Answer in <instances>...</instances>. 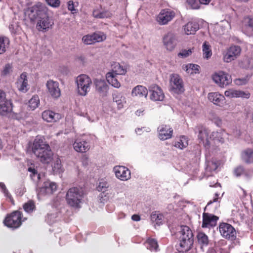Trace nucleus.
<instances>
[{
  "mask_svg": "<svg viewBox=\"0 0 253 253\" xmlns=\"http://www.w3.org/2000/svg\"><path fill=\"white\" fill-rule=\"evenodd\" d=\"M33 153L42 163L48 164L52 159L53 153L48 143L41 136H37L31 146Z\"/></svg>",
  "mask_w": 253,
  "mask_h": 253,
  "instance_id": "nucleus-1",
  "label": "nucleus"
},
{
  "mask_svg": "<svg viewBox=\"0 0 253 253\" xmlns=\"http://www.w3.org/2000/svg\"><path fill=\"white\" fill-rule=\"evenodd\" d=\"M176 235L179 241L178 251L182 253L189 251L194 242L193 234L190 228L187 226H181Z\"/></svg>",
  "mask_w": 253,
  "mask_h": 253,
  "instance_id": "nucleus-2",
  "label": "nucleus"
},
{
  "mask_svg": "<svg viewBox=\"0 0 253 253\" xmlns=\"http://www.w3.org/2000/svg\"><path fill=\"white\" fill-rule=\"evenodd\" d=\"M196 132H198V139L203 143L205 147H208L210 144V140H217L219 142H223V139L221 137V133L215 131L212 132L211 135H209L210 130L206 127L198 126L195 128Z\"/></svg>",
  "mask_w": 253,
  "mask_h": 253,
  "instance_id": "nucleus-3",
  "label": "nucleus"
},
{
  "mask_svg": "<svg viewBox=\"0 0 253 253\" xmlns=\"http://www.w3.org/2000/svg\"><path fill=\"white\" fill-rule=\"evenodd\" d=\"M84 192L81 188L74 187L70 188L66 195L67 204L71 207L78 208L82 202Z\"/></svg>",
  "mask_w": 253,
  "mask_h": 253,
  "instance_id": "nucleus-4",
  "label": "nucleus"
},
{
  "mask_svg": "<svg viewBox=\"0 0 253 253\" xmlns=\"http://www.w3.org/2000/svg\"><path fill=\"white\" fill-rule=\"evenodd\" d=\"M77 86V91L79 95L85 96L89 92L92 84L90 77L85 74L78 76L75 80Z\"/></svg>",
  "mask_w": 253,
  "mask_h": 253,
  "instance_id": "nucleus-5",
  "label": "nucleus"
},
{
  "mask_svg": "<svg viewBox=\"0 0 253 253\" xmlns=\"http://www.w3.org/2000/svg\"><path fill=\"white\" fill-rule=\"evenodd\" d=\"M48 8L44 4L38 2L33 6L29 7L26 11L29 18L32 21L38 17H43L48 15Z\"/></svg>",
  "mask_w": 253,
  "mask_h": 253,
  "instance_id": "nucleus-6",
  "label": "nucleus"
},
{
  "mask_svg": "<svg viewBox=\"0 0 253 253\" xmlns=\"http://www.w3.org/2000/svg\"><path fill=\"white\" fill-rule=\"evenodd\" d=\"M22 215L21 212L18 211H14L5 217L3 223L9 228H17L21 225Z\"/></svg>",
  "mask_w": 253,
  "mask_h": 253,
  "instance_id": "nucleus-7",
  "label": "nucleus"
},
{
  "mask_svg": "<svg viewBox=\"0 0 253 253\" xmlns=\"http://www.w3.org/2000/svg\"><path fill=\"white\" fill-rule=\"evenodd\" d=\"M213 81L219 87L224 88L232 83L231 76L223 71L215 72L212 75Z\"/></svg>",
  "mask_w": 253,
  "mask_h": 253,
  "instance_id": "nucleus-8",
  "label": "nucleus"
},
{
  "mask_svg": "<svg viewBox=\"0 0 253 253\" xmlns=\"http://www.w3.org/2000/svg\"><path fill=\"white\" fill-rule=\"evenodd\" d=\"M163 42L167 50L172 51L178 42L176 35L172 32L167 33L163 38Z\"/></svg>",
  "mask_w": 253,
  "mask_h": 253,
  "instance_id": "nucleus-9",
  "label": "nucleus"
},
{
  "mask_svg": "<svg viewBox=\"0 0 253 253\" xmlns=\"http://www.w3.org/2000/svg\"><path fill=\"white\" fill-rule=\"evenodd\" d=\"M175 12L169 9H164L161 10L158 15L156 20L161 25L167 24L175 17Z\"/></svg>",
  "mask_w": 253,
  "mask_h": 253,
  "instance_id": "nucleus-10",
  "label": "nucleus"
},
{
  "mask_svg": "<svg viewBox=\"0 0 253 253\" xmlns=\"http://www.w3.org/2000/svg\"><path fill=\"white\" fill-rule=\"evenodd\" d=\"M170 85L175 93H181L184 91L183 81L178 74H172L170 78Z\"/></svg>",
  "mask_w": 253,
  "mask_h": 253,
  "instance_id": "nucleus-11",
  "label": "nucleus"
},
{
  "mask_svg": "<svg viewBox=\"0 0 253 253\" xmlns=\"http://www.w3.org/2000/svg\"><path fill=\"white\" fill-rule=\"evenodd\" d=\"M219 232L221 235L226 239L233 240L236 237V231L230 224L221 223L219 225Z\"/></svg>",
  "mask_w": 253,
  "mask_h": 253,
  "instance_id": "nucleus-12",
  "label": "nucleus"
},
{
  "mask_svg": "<svg viewBox=\"0 0 253 253\" xmlns=\"http://www.w3.org/2000/svg\"><path fill=\"white\" fill-rule=\"evenodd\" d=\"M116 177L122 181H126L131 178L130 170L123 166H116L113 168Z\"/></svg>",
  "mask_w": 253,
  "mask_h": 253,
  "instance_id": "nucleus-13",
  "label": "nucleus"
},
{
  "mask_svg": "<svg viewBox=\"0 0 253 253\" xmlns=\"http://www.w3.org/2000/svg\"><path fill=\"white\" fill-rule=\"evenodd\" d=\"M241 49L238 45H233L230 47L223 55V61L229 63L236 59L240 54Z\"/></svg>",
  "mask_w": 253,
  "mask_h": 253,
  "instance_id": "nucleus-14",
  "label": "nucleus"
},
{
  "mask_svg": "<svg viewBox=\"0 0 253 253\" xmlns=\"http://www.w3.org/2000/svg\"><path fill=\"white\" fill-rule=\"evenodd\" d=\"M53 22L49 17V15L40 17L37 21L36 28L39 31H46L51 28Z\"/></svg>",
  "mask_w": 253,
  "mask_h": 253,
  "instance_id": "nucleus-15",
  "label": "nucleus"
},
{
  "mask_svg": "<svg viewBox=\"0 0 253 253\" xmlns=\"http://www.w3.org/2000/svg\"><path fill=\"white\" fill-rule=\"evenodd\" d=\"M150 98L154 101H163L165 95L162 89L156 84H153L149 87Z\"/></svg>",
  "mask_w": 253,
  "mask_h": 253,
  "instance_id": "nucleus-16",
  "label": "nucleus"
},
{
  "mask_svg": "<svg viewBox=\"0 0 253 253\" xmlns=\"http://www.w3.org/2000/svg\"><path fill=\"white\" fill-rule=\"evenodd\" d=\"M158 137L160 140H165L172 136L173 129L169 126L161 125L158 127Z\"/></svg>",
  "mask_w": 253,
  "mask_h": 253,
  "instance_id": "nucleus-17",
  "label": "nucleus"
},
{
  "mask_svg": "<svg viewBox=\"0 0 253 253\" xmlns=\"http://www.w3.org/2000/svg\"><path fill=\"white\" fill-rule=\"evenodd\" d=\"M208 98L210 101L219 107H223L225 104V98L224 96L218 92H213L208 93Z\"/></svg>",
  "mask_w": 253,
  "mask_h": 253,
  "instance_id": "nucleus-18",
  "label": "nucleus"
},
{
  "mask_svg": "<svg viewBox=\"0 0 253 253\" xmlns=\"http://www.w3.org/2000/svg\"><path fill=\"white\" fill-rule=\"evenodd\" d=\"M49 93L52 97L57 98L61 95L60 89L59 88V83L53 80H49L46 84Z\"/></svg>",
  "mask_w": 253,
  "mask_h": 253,
  "instance_id": "nucleus-19",
  "label": "nucleus"
},
{
  "mask_svg": "<svg viewBox=\"0 0 253 253\" xmlns=\"http://www.w3.org/2000/svg\"><path fill=\"white\" fill-rule=\"evenodd\" d=\"M218 217L213 214L204 213L203 214V223L202 227L203 228H210L216 225Z\"/></svg>",
  "mask_w": 253,
  "mask_h": 253,
  "instance_id": "nucleus-20",
  "label": "nucleus"
},
{
  "mask_svg": "<svg viewBox=\"0 0 253 253\" xmlns=\"http://www.w3.org/2000/svg\"><path fill=\"white\" fill-rule=\"evenodd\" d=\"M56 188L57 186L55 183L50 181H45L40 188L38 195L42 196L52 194L56 190Z\"/></svg>",
  "mask_w": 253,
  "mask_h": 253,
  "instance_id": "nucleus-21",
  "label": "nucleus"
},
{
  "mask_svg": "<svg viewBox=\"0 0 253 253\" xmlns=\"http://www.w3.org/2000/svg\"><path fill=\"white\" fill-rule=\"evenodd\" d=\"M42 118L45 121L48 123H54L59 121L62 118L60 114L56 113L52 111L47 110L42 113Z\"/></svg>",
  "mask_w": 253,
  "mask_h": 253,
  "instance_id": "nucleus-22",
  "label": "nucleus"
},
{
  "mask_svg": "<svg viewBox=\"0 0 253 253\" xmlns=\"http://www.w3.org/2000/svg\"><path fill=\"white\" fill-rule=\"evenodd\" d=\"M224 95L229 98L242 97L249 98L250 97V93L247 91L236 90L233 88L226 90Z\"/></svg>",
  "mask_w": 253,
  "mask_h": 253,
  "instance_id": "nucleus-23",
  "label": "nucleus"
},
{
  "mask_svg": "<svg viewBox=\"0 0 253 253\" xmlns=\"http://www.w3.org/2000/svg\"><path fill=\"white\" fill-rule=\"evenodd\" d=\"M243 32L249 36L253 35V18L249 17L244 18L242 27Z\"/></svg>",
  "mask_w": 253,
  "mask_h": 253,
  "instance_id": "nucleus-24",
  "label": "nucleus"
},
{
  "mask_svg": "<svg viewBox=\"0 0 253 253\" xmlns=\"http://www.w3.org/2000/svg\"><path fill=\"white\" fill-rule=\"evenodd\" d=\"M13 104L11 100L8 99L0 103V116H7L12 111Z\"/></svg>",
  "mask_w": 253,
  "mask_h": 253,
  "instance_id": "nucleus-25",
  "label": "nucleus"
},
{
  "mask_svg": "<svg viewBox=\"0 0 253 253\" xmlns=\"http://www.w3.org/2000/svg\"><path fill=\"white\" fill-rule=\"evenodd\" d=\"M18 87L19 90L22 92H26L29 89V85L28 84V80L27 73L26 72L22 73L17 81Z\"/></svg>",
  "mask_w": 253,
  "mask_h": 253,
  "instance_id": "nucleus-26",
  "label": "nucleus"
},
{
  "mask_svg": "<svg viewBox=\"0 0 253 253\" xmlns=\"http://www.w3.org/2000/svg\"><path fill=\"white\" fill-rule=\"evenodd\" d=\"M74 150L80 153H84L89 149V145L85 141L76 140L73 144Z\"/></svg>",
  "mask_w": 253,
  "mask_h": 253,
  "instance_id": "nucleus-27",
  "label": "nucleus"
},
{
  "mask_svg": "<svg viewBox=\"0 0 253 253\" xmlns=\"http://www.w3.org/2000/svg\"><path fill=\"white\" fill-rule=\"evenodd\" d=\"M94 83L96 90L102 95H105L108 89V86L104 80L95 79Z\"/></svg>",
  "mask_w": 253,
  "mask_h": 253,
  "instance_id": "nucleus-28",
  "label": "nucleus"
},
{
  "mask_svg": "<svg viewBox=\"0 0 253 253\" xmlns=\"http://www.w3.org/2000/svg\"><path fill=\"white\" fill-rule=\"evenodd\" d=\"M148 94V90L146 87L141 85H138L134 87L131 91V95L133 97H146Z\"/></svg>",
  "mask_w": 253,
  "mask_h": 253,
  "instance_id": "nucleus-29",
  "label": "nucleus"
},
{
  "mask_svg": "<svg viewBox=\"0 0 253 253\" xmlns=\"http://www.w3.org/2000/svg\"><path fill=\"white\" fill-rule=\"evenodd\" d=\"M127 72V66L125 64H121L118 62H115L112 64V72L115 75H124Z\"/></svg>",
  "mask_w": 253,
  "mask_h": 253,
  "instance_id": "nucleus-30",
  "label": "nucleus"
},
{
  "mask_svg": "<svg viewBox=\"0 0 253 253\" xmlns=\"http://www.w3.org/2000/svg\"><path fill=\"white\" fill-rule=\"evenodd\" d=\"M199 25L196 22H190L184 26V31L187 35L194 34L199 29Z\"/></svg>",
  "mask_w": 253,
  "mask_h": 253,
  "instance_id": "nucleus-31",
  "label": "nucleus"
},
{
  "mask_svg": "<svg viewBox=\"0 0 253 253\" xmlns=\"http://www.w3.org/2000/svg\"><path fill=\"white\" fill-rule=\"evenodd\" d=\"M113 102H116L118 109L124 108V104L126 103V98L121 93H116L113 94Z\"/></svg>",
  "mask_w": 253,
  "mask_h": 253,
  "instance_id": "nucleus-32",
  "label": "nucleus"
},
{
  "mask_svg": "<svg viewBox=\"0 0 253 253\" xmlns=\"http://www.w3.org/2000/svg\"><path fill=\"white\" fill-rule=\"evenodd\" d=\"M92 16L95 18L103 19L111 17L112 14L107 10H101L99 9H95L92 12Z\"/></svg>",
  "mask_w": 253,
  "mask_h": 253,
  "instance_id": "nucleus-33",
  "label": "nucleus"
},
{
  "mask_svg": "<svg viewBox=\"0 0 253 253\" xmlns=\"http://www.w3.org/2000/svg\"><path fill=\"white\" fill-rule=\"evenodd\" d=\"M242 159L247 164L253 163V149L248 148L242 153Z\"/></svg>",
  "mask_w": 253,
  "mask_h": 253,
  "instance_id": "nucleus-34",
  "label": "nucleus"
},
{
  "mask_svg": "<svg viewBox=\"0 0 253 253\" xmlns=\"http://www.w3.org/2000/svg\"><path fill=\"white\" fill-rule=\"evenodd\" d=\"M116 75L113 74V72H108L106 75V80L108 83L114 87L119 88L121 86V84L116 79Z\"/></svg>",
  "mask_w": 253,
  "mask_h": 253,
  "instance_id": "nucleus-35",
  "label": "nucleus"
},
{
  "mask_svg": "<svg viewBox=\"0 0 253 253\" xmlns=\"http://www.w3.org/2000/svg\"><path fill=\"white\" fill-rule=\"evenodd\" d=\"M188 145L187 138L185 136H181L177 138L174 144V146L180 149L186 148Z\"/></svg>",
  "mask_w": 253,
  "mask_h": 253,
  "instance_id": "nucleus-36",
  "label": "nucleus"
},
{
  "mask_svg": "<svg viewBox=\"0 0 253 253\" xmlns=\"http://www.w3.org/2000/svg\"><path fill=\"white\" fill-rule=\"evenodd\" d=\"M151 220L153 222H155L157 225L162 224L164 220L163 215L159 211H155L152 212L151 216Z\"/></svg>",
  "mask_w": 253,
  "mask_h": 253,
  "instance_id": "nucleus-37",
  "label": "nucleus"
},
{
  "mask_svg": "<svg viewBox=\"0 0 253 253\" xmlns=\"http://www.w3.org/2000/svg\"><path fill=\"white\" fill-rule=\"evenodd\" d=\"M202 51L203 57L205 59H208L212 55V51L211 46L207 42H205L202 45Z\"/></svg>",
  "mask_w": 253,
  "mask_h": 253,
  "instance_id": "nucleus-38",
  "label": "nucleus"
},
{
  "mask_svg": "<svg viewBox=\"0 0 253 253\" xmlns=\"http://www.w3.org/2000/svg\"><path fill=\"white\" fill-rule=\"evenodd\" d=\"M198 243L201 245V248L207 246L209 244L208 236L203 232H199L197 236Z\"/></svg>",
  "mask_w": 253,
  "mask_h": 253,
  "instance_id": "nucleus-39",
  "label": "nucleus"
},
{
  "mask_svg": "<svg viewBox=\"0 0 253 253\" xmlns=\"http://www.w3.org/2000/svg\"><path fill=\"white\" fill-rule=\"evenodd\" d=\"M183 69L190 74H196L199 72L200 67L194 64H188L186 65Z\"/></svg>",
  "mask_w": 253,
  "mask_h": 253,
  "instance_id": "nucleus-40",
  "label": "nucleus"
},
{
  "mask_svg": "<svg viewBox=\"0 0 253 253\" xmlns=\"http://www.w3.org/2000/svg\"><path fill=\"white\" fill-rule=\"evenodd\" d=\"M40 104V99L38 95H35L29 100L28 107L31 110H34Z\"/></svg>",
  "mask_w": 253,
  "mask_h": 253,
  "instance_id": "nucleus-41",
  "label": "nucleus"
},
{
  "mask_svg": "<svg viewBox=\"0 0 253 253\" xmlns=\"http://www.w3.org/2000/svg\"><path fill=\"white\" fill-rule=\"evenodd\" d=\"M52 170L55 173H60L63 172V169L60 159L57 157L55 158L52 165Z\"/></svg>",
  "mask_w": 253,
  "mask_h": 253,
  "instance_id": "nucleus-42",
  "label": "nucleus"
},
{
  "mask_svg": "<svg viewBox=\"0 0 253 253\" xmlns=\"http://www.w3.org/2000/svg\"><path fill=\"white\" fill-rule=\"evenodd\" d=\"M218 167V164L215 162L213 161H208L207 163L206 168V173L208 176L211 175L210 173L212 171L215 170Z\"/></svg>",
  "mask_w": 253,
  "mask_h": 253,
  "instance_id": "nucleus-43",
  "label": "nucleus"
},
{
  "mask_svg": "<svg viewBox=\"0 0 253 253\" xmlns=\"http://www.w3.org/2000/svg\"><path fill=\"white\" fill-rule=\"evenodd\" d=\"M9 43V39L5 37H0V54L5 52Z\"/></svg>",
  "mask_w": 253,
  "mask_h": 253,
  "instance_id": "nucleus-44",
  "label": "nucleus"
},
{
  "mask_svg": "<svg viewBox=\"0 0 253 253\" xmlns=\"http://www.w3.org/2000/svg\"><path fill=\"white\" fill-rule=\"evenodd\" d=\"M146 248L151 251H156L158 248L157 242L153 239H148L145 243Z\"/></svg>",
  "mask_w": 253,
  "mask_h": 253,
  "instance_id": "nucleus-45",
  "label": "nucleus"
},
{
  "mask_svg": "<svg viewBox=\"0 0 253 253\" xmlns=\"http://www.w3.org/2000/svg\"><path fill=\"white\" fill-rule=\"evenodd\" d=\"M238 213L241 219H244L249 214L248 208L245 205H241L238 211Z\"/></svg>",
  "mask_w": 253,
  "mask_h": 253,
  "instance_id": "nucleus-46",
  "label": "nucleus"
},
{
  "mask_svg": "<svg viewBox=\"0 0 253 253\" xmlns=\"http://www.w3.org/2000/svg\"><path fill=\"white\" fill-rule=\"evenodd\" d=\"M23 209L28 213L32 212L36 209L35 203L30 200L23 205Z\"/></svg>",
  "mask_w": 253,
  "mask_h": 253,
  "instance_id": "nucleus-47",
  "label": "nucleus"
},
{
  "mask_svg": "<svg viewBox=\"0 0 253 253\" xmlns=\"http://www.w3.org/2000/svg\"><path fill=\"white\" fill-rule=\"evenodd\" d=\"M94 43L101 42L104 41L106 36L103 32H96L92 34Z\"/></svg>",
  "mask_w": 253,
  "mask_h": 253,
  "instance_id": "nucleus-48",
  "label": "nucleus"
},
{
  "mask_svg": "<svg viewBox=\"0 0 253 253\" xmlns=\"http://www.w3.org/2000/svg\"><path fill=\"white\" fill-rule=\"evenodd\" d=\"M0 188L1 189L2 192L4 194V196L7 197V198L9 199L10 201L13 204L14 200L11 195V194L8 192V190L7 189L5 184L2 182H0Z\"/></svg>",
  "mask_w": 253,
  "mask_h": 253,
  "instance_id": "nucleus-49",
  "label": "nucleus"
},
{
  "mask_svg": "<svg viewBox=\"0 0 253 253\" xmlns=\"http://www.w3.org/2000/svg\"><path fill=\"white\" fill-rule=\"evenodd\" d=\"M12 72V66L10 64H6L3 67L1 72L2 76H6L9 75Z\"/></svg>",
  "mask_w": 253,
  "mask_h": 253,
  "instance_id": "nucleus-50",
  "label": "nucleus"
},
{
  "mask_svg": "<svg viewBox=\"0 0 253 253\" xmlns=\"http://www.w3.org/2000/svg\"><path fill=\"white\" fill-rule=\"evenodd\" d=\"M92 34L86 35L82 38L83 42L85 44H91L94 43Z\"/></svg>",
  "mask_w": 253,
  "mask_h": 253,
  "instance_id": "nucleus-51",
  "label": "nucleus"
},
{
  "mask_svg": "<svg viewBox=\"0 0 253 253\" xmlns=\"http://www.w3.org/2000/svg\"><path fill=\"white\" fill-rule=\"evenodd\" d=\"M68 9L71 12L72 14H75L78 12V9L75 8L77 5H75L73 0H69L67 3Z\"/></svg>",
  "mask_w": 253,
  "mask_h": 253,
  "instance_id": "nucleus-52",
  "label": "nucleus"
},
{
  "mask_svg": "<svg viewBox=\"0 0 253 253\" xmlns=\"http://www.w3.org/2000/svg\"><path fill=\"white\" fill-rule=\"evenodd\" d=\"M48 5L54 8L58 7L60 5L59 0H45Z\"/></svg>",
  "mask_w": 253,
  "mask_h": 253,
  "instance_id": "nucleus-53",
  "label": "nucleus"
},
{
  "mask_svg": "<svg viewBox=\"0 0 253 253\" xmlns=\"http://www.w3.org/2000/svg\"><path fill=\"white\" fill-rule=\"evenodd\" d=\"M234 174L236 176H240L242 175H246V172L242 167L239 166L235 169Z\"/></svg>",
  "mask_w": 253,
  "mask_h": 253,
  "instance_id": "nucleus-54",
  "label": "nucleus"
},
{
  "mask_svg": "<svg viewBox=\"0 0 253 253\" xmlns=\"http://www.w3.org/2000/svg\"><path fill=\"white\" fill-rule=\"evenodd\" d=\"M98 198L100 203L104 204L108 201L109 197L106 193L102 192L99 194Z\"/></svg>",
  "mask_w": 253,
  "mask_h": 253,
  "instance_id": "nucleus-55",
  "label": "nucleus"
},
{
  "mask_svg": "<svg viewBox=\"0 0 253 253\" xmlns=\"http://www.w3.org/2000/svg\"><path fill=\"white\" fill-rule=\"evenodd\" d=\"M187 2L193 9H197L200 8V5L196 0H187Z\"/></svg>",
  "mask_w": 253,
  "mask_h": 253,
  "instance_id": "nucleus-56",
  "label": "nucleus"
},
{
  "mask_svg": "<svg viewBox=\"0 0 253 253\" xmlns=\"http://www.w3.org/2000/svg\"><path fill=\"white\" fill-rule=\"evenodd\" d=\"M192 53L191 49H184L181 52H179L178 54L179 56H181L182 57H186L190 55Z\"/></svg>",
  "mask_w": 253,
  "mask_h": 253,
  "instance_id": "nucleus-57",
  "label": "nucleus"
},
{
  "mask_svg": "<svg viewBox=\"0 0 253 253\" xmlns=\"http://www.w3.org/2000/svg\"><path fill=\"white\" fill-rule=\"evenodd\" d=\"M150 129L149 127H142L141 128H137L135 129L136 133L138 135H141L143 132H149Z\"/></svg>",
  "mask_w": 253,
  "mask_h": 253,
  "instance_id": "nucleus-58",
  "label": "nucleus"
},
{
  "mask_svg": "<svg viewBox=\"0 0 253 253\" xmlns=\"http://www.w3.org/2000/svg\"><path fill=\"white\" fill-rule=\"evenodd\" d=\"M248 81L247 78L238 79L235 80L236 84L240 85L246 84Z\"/></svg>",
  "mask_w": 253,
  "mask_h": 253,
  "instance_id": "nucleus-59",
  "label": "nucleus"
},
{
  "mask_svg": "<svg viewBox=\"0 0 253 253\" xmlns=\"http://www.w3.org/2000/svg\"><path fill=\"white\" fill-rule=\"evenodd\" d=\"M25 192V188L22 185L16 190V194L19 196H22Z\"/></svg>",
  "mask_w": 253,
  "mask_h": 253,
  "instance_id": "nucleus-60",
  "label": "nucleus"
},
{
  "mask_svg": "<svg viewBox=\"0 0 253 253\" xmlns=\"http://www.w3.org/2000/svg\"><path fill=\"white\" fill-rule=\"evenodd\" d=\"M7 100L8 99L6 98L5 93L3 91L0 90V103Z\"/></svg>",
  "mask_w": 253,
  "mask_h": 253,
  "instance_id": "nucleus-61",
  "label": "nucleus"
},
{
  "mask_svg": "<svg viewBox=\"0 0 253 253\" xmlns=\"http://www.w3.org/2000/svg\"><path fill=\"white\" fill-rule=\"evenodd\" d=\"M239 193L241 198H244L247 196L246 191L242 188H240Z\"/></svg>",
  "mask_w": 253,
  "mask_h": 253,
  "instance_id": "nucleus-62",
  "label": "nucleus"
},
{
  "mask_svg": "<svg viewBox=\"0 0 253 253\" xmlns=\"http://www.w3.org/2000/svg\"><path fill=\"white\" fill-rule=\"evenodd\" d=\"M82 162L84 166L87 165L88 163V158L86 156H83L82 158Z\"/></svg>",
  "mask_w": 253,
  "mask_h": 253,
  "instance_id": "nucleus-63",
  "label": "nucleus"
},
{
  "mask_svg": "<svg viewBox=\"0 0 253 253\" xmlns=\"http://www.w3.org/2000/svg\"><path fill=\"white\" fill-rule=\"evenodd\" d=\"M106 183H100L98 187V191H102L104 188H106Z\"/></svg>",
  "mask_w": 253,
  "mask_h": 253,
  "instance_id": "nucleus-64",
  "label": "nucleus"
}]
</instances>
